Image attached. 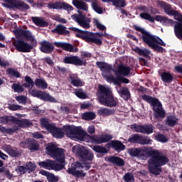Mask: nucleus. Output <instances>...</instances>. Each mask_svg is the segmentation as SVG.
<instances>
[{"instance_id":"61","label":"nucleus","mask_w":182,"mask_h":182,"mask_svg":"<svg viewBox=\"0 0 182 182\" xmlns=\"http://www.w3.org/2000/svg\"><path fill=\"white\" fill-rule=\"evenodd\" d=\"M94 23L96 26L97 28L99 29L100 31H105L106 29V26H105V25L99 23V21H97V19H95L94 21Z\"/></svg>"},{"instance_id":"23","label":"nucleus","mask_w":182,"mask_h":182,"mask_svg":"<svg viewBox=\"0 0 182 182\" xmlns=\"http://www.w3.org/2000/svg\"><path fill=\"white\" fill-rule=\"evenodd\" d=\"M105 147H107L108 149H110L111 147L112 149H114V150H116V151H122L126 149V146L120 141L117 140L111 141L105 145Z\"/></svg>"},{"instance_id":"52","label":"nucleus","mask_w":182,"mask_h":182,"mask_svg":"<svg viewBox=\"0 0 182 182\" xmlns=\"http://www.w3.org/2000/svg\"><path fill=\"white\" fill-rule=\"evenodd\" d=\"M111 2L117 8H124L126 6V1L124 0H111Z\"/></svg>"},{"instance_id":"40","label":"nucleus","mask_w":182,"mask_h":182,"mask_svg":"<svg viewBox=\"0 0 182 182\" xmlns=\"http://www.w3.org/2000/svg\"><path fill=\"white\" fill-rule=\"evenodd\" d=\"M114 109H110L102 107L98 110V114L100 116H102V117H105V116H112L114 114Z\"/></svg>"},{"instance_id":"53","label":"nucleus","mask_w":182,"mask_h":182,"mask_svg":"<svg viewBox=\"0 0 182 182\" xmlns=\"http://www.w3.org/2000/svg\"><path fill=\"white\" fill-rule=\"evenodd\" d=\"M92 9L96 12L97 14H100V15H102L103 14V9L97 4V2L93 1L92 3Z\"/></svg>"},{"instance_id":"58","label":"nucleus","mask_w":182,"mask_h":182,"mask_svg":"<svg viewBox=\"0 0 182 182\" xmlns=\"http://www.w3.org/2000/svg\"><path fill=\"white\" fill-rule=\"evenodd\" d=\"M173 17L174 19H176V21H178L175 22L176 25H177V23H182V14H180V12H178V11H176V12L175 13V14H173Z\"/></svg>"},{"instance_id":"5","label":"nucleus","mask_w":182,"mask_h":182,"mask_svg":"<svg viewBox=\"0 0 182 182\" xmlns=\"http://www.w3.org/2000/svg\"><path fill=\"white\" fill-rule=\"evenodd\" d=\"M142 99L144 100V102H147L149 104H150V106L154 111V119L162 120L164 119V117H166V111L163 108V105L159 100V99L147 95H142Z\"/></svg>"},{"instance_id":"48","label":"nucleus","mask_w":182,"mask_h":182,"mask_svg":"<svg viewBox=\"0 0 182 182\" xmlns=\"http://www.w3.org/2000/svg\"><path fill=\"white\" fill-rule=\"evenodd\" d=\"M6 73L9 76H11L12 77H16V79L21 77V73L18 71V70H15V68H9L6 70Z\"/></svg>"},{"instance_id":"35","label":"nucleus","mask_w":182,"mask_h":182,"mask_svg":"<svg viewBox=\"0 0 182 182\" xmlns=\"http://www.w3.org/2000/svg\"><path fill=\"white\" fill-rule=\"evenodd\" d=\"M178 123V119L174 115L170 114L166 117L165 120L166 126H168V127H174Z\"/></svg>"},{"instance_id":"16","label":"nucleus","mask_w":182,"mask_h":182,"mask_svg":"<svg viewBox=\"0 0 182 182\" xmlns=\"http://www.w3.org/2000/svg\"><path fill=\"white\" fill-rule=\"evenodd\" d=\"M47 8H48V9H56L57 11L63 9L64 11H67L68 12L73 11V6L68 3L62 1L48 3L47 4Z\"/></svg>"},{"instance_id":"64","label":"nucleus","mask_w":182,"mask_h":182,"mask_svg":"<svg viewBox=\"0 0 182 182\" xmlns=\"http://www.w3.org/2000/svg\"><path fill=\"white\" fill-rule=\"evenodd\" d=\"M86 58H92V53L87 51H83L81 53V59H86Z\"/></svg>"},{"instance_id":"54","label":"nucleus","mask_w":182,"mask_h":182,"mask_svg":"<svg viewBox=\"0 0 182 182\" xmlns=\"http://www.w3.org/2000/svg\"><path fill=\"white\" fill-rule=\"evenodd\" d=\"M75 96L79 99H87V95L83 92V89H78L75 92Z\"/></svg>"},{"instance_id":"17","label":"nucleus","mask_w":182,"mask_h":182,"mask_svg":"<svg viewBox=\"0 0 182 182\" xmlns=\"http://www.w3.org/2000/svg\"><path fill=\"white\" fill-rule=\"evenodd\" d=\"M89 137L91 143H95V144H103V143H107L113 139V136L109 134L92 135L89 136Z\"/></svg>"},{"instance_id":"12","label":"nucleus","mask_w":182,"mask_h":182,"mask_svg":"<svg viewBox=\"0 0 182 182\" xmlns=\"http://www.w3.org/2000/svg\"><path fill=\"white\" fill-rule=\"evenodd\" d=\"M131 129L135 133H141V134H151L154 132V126L151 124H146L144 125L134 124L131 125Z\"/></svg>"},{"instance_id":"59","label":"nucleus","mask_w":182,"mask_h":182,"mask_svg":"<svg viewBox=\"0 0 182 182\" xmlns=\"http://www.w3.org/2000/svg\"><path fill=\"white\" fill-rule=\"evenodd\" d=\"M16 173H19V174H26L27 171L26 166H18L16 168Z\"/></svg>"},{"instance_id":"10","label":"nucleus","mask_w":182,"mask_h":182,"mask_svg":"<svg viewBox=\"0 0 182 182\" xmlns=\"http://www.w3.org/2000/svg\"><path fill=\"white\" fill-rule=\"evenodd\" d=\"M84 164L80 162H75L71 164V167L67 170L68 174H72L74 177L77 178H80V177H86V173H83L82 168H85L83 166Z\"/></svg>"},{"instance_id":"49","label":"nucleus","mask_w":182,"mask_h":182,"mask_svg":"<svg viewBox=\"0 0 182 182\" xmlns=\"http://www.w3.org/2000/svg\"><path fill=\"white\" fill-rule=\"evenodd\" d=\"M11 89L16 93H22V92H24L25 90V88H23V85H21V82L14 83L11 85Z\"/></svg>"},{"instance_id":"31","label":"nucleus","mask_w":182,"mask_h":182,"mask_svg":"<svg viewBox=\"0 0 182 182\" xmlns=\"http://www.w3.org/2000/svg\"><path fill=\"white\" fill-rule=\"evenodd\" d=\"M4 149L11 157H19L22 154V150H18V148L11 147V145H6Z\"/></svg>"},{"instance_id":"63","label":"nucleus","mask_w":182,"mask_h":182,"mask_svg":"<svg viewBox=\"0 0 182 182\" xmlns=\"http://www.w3.org/2000/svg\"><path fill=\"white\" fill-rule=\"evenodd\" d=\"M150 55V50L147 49L141 50V53H139V56H144V58H147Z\"/></svg>"},{"instance_id":"4","label":"nucleus","mask_w":182,"mask_h":182,"mask_svg":"<svg viewBox=\"0 0 182 182\" xmlns=\"http://www.w3.org/2000/svg\"><path fill=\"white\" fill-rule=\"evenodd\" d=\"M97 96L100 103L107 107H116L117 102L112 95V91L105 85H100L98 87Z\"/></svg>"},{"instance_id":"15","label":"nucleus","mask_w":182,"mask_h":182,"mask_svg":"<svg viewBox=\"0 0 182 182\" xmlns=\"http://www.w3.org/2000/svg\"><path fill=\"white\" fill-rule=\"evenodd\" d=\"M104 36L105 34H103V33H93L87 31L85 42H87V43H95V45H98V46H102V43H103V42L100 38H102Z\"/></svg>"},{"instance_id":"27","label":"nucleus","mask_w":182,"mask_h":182,"mask_svg":"<svg viewBox=\"0 0 182 182\" xmlns=\"http://www.w3.org/2000/svg\"><path fill=\"white\" fill-rule=\"evenodd\" d=\"M24 144L30 151H38L39 150V144L35 139H28L24 141Z\"/></svg>"},{"instance_id":"37","label":"nucleus","mask_w":182,"mask_h":182,"mask_svg":"<svg viewBox=\"0 0 182 182\" xmlns=\"http://www.w3.org/2000/svg\"><path fill=\"white\" fill-rule=\"evenodd\" d=\"M19 131V128H18V125H14L12 128H6L0 125V132L4 133V134H13L15 132Z\"/></svg>"},{"instance_id":"9","label":"nucleus","mask_w":182,"mask_h":182,"mask_svg":"<svg viewBox=\"0 0 182 182\" xmlns=\"http://www.w3.org/2000/svg\"><path fill=\"white\" fill-rule=\"evenodd\" d=\"M56 162L53 160L47 159L44 161H41L38 163L40 167L43 168H46V170H54L55 171H60V170L65 169V166H66V161L64 162Z\"/></svg>"},{"instance_id":"14","label":"nucleus","mask_w":182,"mask_h":182,"mask_svg":"<svg viewBox=\"0 0 182 182\" xmlns=\"http://www.w3.org/2000/svg\"><path fill=\"white\" fill-rule=\"evenodd\" d=\"M104 36L105 34H103V33H93L87 31L85 42H87V43H95V45H98V46H102V43H103V42L100 38H102Z\"/></svg>"},{"instance_id":"55","label":"nucleus","mask_w":182,"mask_h":182,"mask_svg":"<svg viewBox=\"0 0 182 182\" xmlns=\"http://www.w3.org/2000/svg\"><path fill=\"white\" fill-rule=\"evenodd\" d=\"M25 167L27 172L32 173V171H35V169L36 168V165L29 161L26 164Z\"/></svg>"},{"instance_id":"62","label":"nucleus","mask_w":182,"mask_h":182,"mask_svg":"<svg viewBox=\"0 0 182 182\" xmlns=\"http://www.w3.org/2000/svg\"><path fill=\"white\" fill-rule=\"evenodd\" d=\"M9 110H12V112H15L16 110H22V106L13 104L9 105Z\"/></svg>"},{"instance_id":"26","label":"nucleus","mask_w":182,"mask_h":182,"mask_svg":"<svg viewBox=\"0 0 182 182\" xmlns=\"http://www.w3.org/2000/svg\"><path fill=\"white\" fill-rule=\"evenodd\" d=\"M40 50L43 53H52L55 50V46L52 43L44 41L41 43Z\"/></svg>"},{"instance_id":"22","label":"nucleus","mask_w":182,"mask_h":182,"mask_svg":"<svg viewBox=\"0 0 182 182\" xmlns=\"http://www.w3.org/2000/svg\"><path fill=\"white\" fill-rule=\"evenodd\" d=\"M113 72L116 77L129 76L130 67L125 65L124 64H119L117 65L116 69L113 70Z\"/></svg>"},{"instance_id":"56","label":"nucleus","mask_w":182,"mask_h":182,"mask_svg":"<svg viewBox=\"0 0 182 182\" xmlns=\"http://www.w3.org/2000/svg\"><path fill=\"white\" fill-rule=\"evenodd\" d=\"M155 140L160 141L161 143H166L167 137L163 134H158L155 136Z\"/></svg>"},{"instance_id":"30","label":"nucleus","mask_w":182,"mask_h":182,"mask_svg":"<svg viewBox=\"0 0 182 182\" xmlns=\"http://www.w3.org/2000/svg\"><path fill=\"white\" fill-rule=\"evenodd\" d=\"M70 82L75 87H82L85 86V82L80 80V77L76 74H71L69 76Z\"/></svg>"},{"instance_id":"2","label":"nucleus","mask_w":182,"mask_h":182,"mask_svg":"<svg viewBox=\"0 0 182 182\" xmlns=\"http://www.w3.org/2000/svg\"><path fill=\"white\" fill-rule=\"evenodd\" d=\"M96 65L100 70L102 71V76L105 79L108 83H114L115 86H122V83H125L127 85V83H130V80L124 77L123 75L114 77L113 75H105V72H107L108 73L112 72V65H110L109 63L103 62V61H97Z\"/></svg>"},{"instance_id":"42","label":"nucleus","mask_w":182,"mask_h":182,"mask_svg":"<svg viewBox=\"0 0 182 182\" xmlns=\"http://www.w3.org/2000/svg\"><path fill=\"white\" fill-rule=\"evenodd\" d=\"M119 93L124 100H129L130 99V91H129V88L127 87H122Z\"/></svg>"},{"instance_id":"44","label":"nucleus","mask_w":182,"mask_h":182,"mask_svg":"<svg viewBox=\"0 0 182 182\" xmlns=\"http://www.w3.org/2000/svg\"><path fill=\"white\" fill-rule=\"evenodd\" d=\"M34 85H36V87H40L41 89H48V83L43 78H36L34 81Z\"/></svg>"},{"instance_id":"34","label":"nucleus","mask_w":182,"mask_h":182,"mask_svg":"<svg viewBox=\"0 0 182 182\" xmlns=\"http://www.w3.org/2000/svg\"><path fill=\"white\" fill-rule=\"evenodd\" d=\"M85 135V131L82 129V127H74L73 137L78 139V140H83Z\"/></svg>"},{"instance_id":"33","label":"nucleus","mask_w":182,"mask_h":182,"mask_svg":"<svg viewBox=\"0 0 182 182\" xmlns=\"http://www.w3.org/2000/svg\"><path fill=\"white\" fill-rule=\"evenodd\" d=\"M161 8H163L165 14H166V15H168L169 16H173L177 12V10L173 9L171 5L167 4L166 2H162L161 4Z\"/></svg>"},{"instance_id":"57","label":"nucleus","mask_w":182,"mask_h":182,"mask_svg":"<svg viewBox=\"0 0 182 182\" xmlns=\"http://www.w3.org/2000/svg\"><path fill=\"white\" fill-rule=\"evenodd\" d=\"M124 180L125 182H132L134 181V176L130 173H125L124 176Z\"/></svg>"},{"instance_id":"51","label":"nucleus","mask_w":182,"mask_h":182,"mask_svg":"<svg viewBox=\"0 0 182 182\" xmlns=\"http://www.w3.org/2000/svg\"><path fill=\"white\" fill-rule=\"evenodd\" d=\"M82 120H94L96 119V114L94 112H85L82 114Z\"/></svg>"},{"instance_id":"11","label":"nucleus","mask_w":182,"mask_h":182,"mask_svg":"<svg viewBox=\"0 0 182 182\" xmlns=\"http://www.w3.org/2000/svg\"><path fill=\"white\" fill-rule=\"evenodd\" d=\"M71 18L75 22H77L81 28L83 29H89L90 28V22L92 21L90 18L86 17V15L82 14V12L79 11L78 14H73L71 16Z\"/></svg>"},{"instance_id":"3","label":"nucleus","mask_w":182,"mask_h":182,"mask_svg":"<svg viewBox=\"0 0 182 182\" xmlns=\"http://www.w3.org/2000/svg\"><path fill=\"white\" fill-rule=\"evenodd\" d=\"M134 29L137 31V32L141 33V35H139V39H141L144 43L148 45L149 48H151L154 49V50L163 53L164 48L156 43V42H157V38H156L154 36L151 35L150 33L140 26H134Z\"/></svg>"},{"instance_id":"38","label":"nucleus","mask_w":182,"mask_h":182,"mask_svg":"<svg viewBox=\"0 0 182 182\" xmlns=\"http://www.w3.org/2000/svg\"><path fill=\"white\" fill-rule=\"evenodd\" d=\"M161 79L164 83H171L174 77L170 72H164L161 74Z\"/></svg>"},{"instance_id":"7","label":"nucleus","mask_w":182,"mask_h":182,"mask_svg":"<svg viewBox=\"0 0 182 182\" xmlns=\"http://www.w3.org/2000/svg\"><path fill=\"white\" fill-rule=\"evenodd\" d=\"M46 150L47 154L56 160L57 163H65V150L63 149L58 148L53 143H48Z\"/></svg>"},{"instance_id":"43","label":"nucleus","mask_w":182,"mask_h":182,"mask_svg":"<svg viewBox=\"0 0 182 182\" xmlns=\"http://www.w3.org/2000/svg\"><path fill=\"white\" fill-rule=\"evenodd\" d=\"M92 150L95 151V153H99V154H107L109 153V149H106V146L100 145H94Z\"/></svg>"},{"instance_id":"13","label":"nucleus","mask_w":182,"mask_h":182,"mask_svg":"<svg viewBox=\"0 0 182 182\" xmlns=\"http://www.w3.org/2000/svg\"><path fill=\"white\" fill-rule=\"evenodd\" d=\"M6 124H11L12 123L14 124V126L17 124L18 129H19V127H31L33 124L28 119H18L15 117L6 116Z\"/></svg>"},{"instance_id":"1","label":"nucleus","mask_w":182,"mask_h":182,"mask_svg":"<svg viewBox=\"0 0 182 182\" xmlns=\"http://www.w3.org/2000/svg\"><path fill=\"white\" fill-rule=\"evenodd\" d=\"M129 154L132 157H136L141 160H147L148 157H151L148 160V169L149 173L154 176H160L163 173L161 167L170 162V159L166 154L160 152L159 149H154L151 147L132 148L129 150Z\"/></svg>"},{"instance_id":"19","label":"nucleus","mask_w":182,"mask_h":182,"mask_svg":"<svg viewBox=\"0 0 182 182\" xmlns=\"http://www.w3.org/2000/svg\"><path fill=\"white\" fill-rule=\"evenodd\" d=\"M31 95L33 97H38V99H41V100L51 102V103H55L56 102V99H55V97L49 95V94L43 91L33 90L31 91Z\"/></svg>"},{"instance_id":"60","label":"nucleus","mask_w":182,"mask_h":182,"mask_svg":"<svg viewBox=\"0 0 182 182\" xmlns=\"http://www.w3.org/2000/svg\"><path fill=\"white\" fill-rule=\"evenodd\" d=\"M47 180L48 182H58L59 178L55 176V174L50 173V175H48Z\"/></svg>"},{"instance_id":"29","label":"nucleus","mask_w":182,"mask_h":182,"mask_svg":"<svg viewBox=\"0 0 182 182\" xmlns=\"http://www.w3.org/2000/svg\"><path fill=\"white\" fill-rule=\"evenodd\" d=\"M53 33H58V35H63L64 36H70V31L66 30V26L58 24L52 30Z\"/></svg>"},{"instance_id":"28","label":"nucleus","mask_w":182,"mask_h":182,"mask_svg":"<svg viewBox=\"0 0 182 182\" xmlns=\"http://www.w3.org/2000/svg\"><path fill=\"white\" fill-rule=\"evenodd\" d=\"M54 45L56 48H62L67 52H77V48H75L73 45L68 43L55 42Z\"/></svg>"},{"instance_id":"25","label":"nucleus","mask_w":182,"mask_h":182,"mask_svg":"<svg viewBox=\"0 0 182 182\" xmlns=\"http://www.w3.org/2000/svg\"><path fill=\"white\" fill-rule=\"evenodd\" d=\"M14 33L18 36H23L26 41H31L33 42L35 38L32 36V33L28 30H23L22 28L16 29L14 31Z\"/></svg>"},{"instance_id":"20","label":"nucleus","mask_w":182,"mask_h":182,"mask_svg":"<svg viewBox=\"0 0 182 182\" xmlns=\"http://www.w3.org/2000/svg\"><path fill=\"white\" fill-rule=\"evenodd\" d=\"M63 62L65 65H74V66H83L84 64L86 65V61H83L77 55L65 56Z\"/></svg>"},{"instance_id":"32","label":"nucleus","mask_w":182,"mask_h":182,"mask_svg":"<svg viewBox=\"0 0 182 182\" xmlns=\"http://www.w3.org/2000/svg\"><path fill=\"white\" fill-rule=\"evenodd\" d=\"M70 31H73V32H76L75 36L76 38H80L86 42V39L87 38V31L80 30L75 27H70L68 28Z\"/></svg>"},{"instance_id":"41","label":"nucleus","mask_w":182,"mask_h":182,"mask_svg":"<svg viewBox=\"0 0 182 182\" xmlns=\"http://www.w3.org/2000/svg\"><path fill=\"white\" fill-rule=\"evenodd\" d=\"M175 36L180 41H182V23H176L174 26Z\"/></svg>"},{"instance_id":"8","label":"nucleus","mask_w":182,"mask_h":182,"mask_svg":"<svg viewBox=\"0 0 182 182\" xmlns=\"http://www.w3.org/2000/svg\"><path fill=\"white\" fill-rule=\"evenodd\" d=\"M41 124L42 127H45L46 130H48L49 133H51L53 136L55 137V139H63V137H65V132H63V130L57 127L55 124L49 123V119L42 118L41 119Z\"/></svg>"},{"instance_id":"47","label":"nucleus","mask_w":182,"mask_h":182,"mask_svg":"<svg viewBox=\"0 0 182 182\" xmlns=\"http://www.w3.org/2000/svg\"><path fill=\"white\" fill-rule=\"evenodd\" d=\"M25 83L23 84V87H29L30 89H33V86H35V82L28 75L24 77Z\"/></svg>"},{"instance_id":"24","label":"nucleus","mask_w":182,"mask_h":182,"mask_svg":"<svg viewBox=\"0 0 182 182\" xmlns=\"http://www.w3.org/2000/svg\"><path fill=\"white\" fill-rule=\"evenodd\" d=\"M105 160L108 163H112L114 166H117V167H123L124 166V160L118 156H111L105 157Z\"/></svg>"},{"instance_id":"39","label":"nucleus","mask_w":182,"mask_h":182,"mask_svg":"<svg viewBox=\"0 0 182 182\" xmlns=\"http://www.w3.org/2000/svg\"><path fill=\"white\" fill-rule=\"evenodd\" d=\"M73 5L77 8V9H82V11H87L88 6L86 2L79 0H73Z\"/></svg>"},{"instance_id":"36","label":"nucleus","mask_w":182,"mask_h":182,"mask_svg":"<svg viewBox=\"0 0 182 182\" xmlns=\"http://www.w3.org/2000/svg\"><path fill=\"white\" fill-rule=\"evenodd\" d=\"M31 19L36 26H39L40 28H46V26H49V23L45 21V18L40 17H32Z\"/></svg>"},{"instance_id":"45","label":"nucleus","mask_w":182,"mask_h":182,"mask_svg":"<svg viewBox=\"0 0 182 182\" xmlns=\"http://www.w3.org/2000/svg\"><path fill=\"white\" fill-rule=\"evenodd\" d=\"M141 135L139 134H132L128 139V143H132V144H140V137Z\"/></svg>"},{"instance_id":"46","label":"nucleus","mask_w":182,"mask_h":182,"mask_svg":"<svg viewBox=\"0 0 182 182\" xmlns=\"http://www.w3.org/2000/svg\"><path fill=\"white\" fill-rule=\"evenodd\" d=\"M151 143H153V139H150V136L141 135L139 144L141 146H147L151 144Z\"/></svg>"},{"instance_id":"50","label":"nucleus","mask_w":182,"mask_h":182,"mask_svg":"<svg viewBox=\"0 0 182 182\" xmlns=\"http://www.w3.org/2000/svg\"><path fill=\"white\" fill-rule=\"evenodd\" d=\"M74 127L75 126H63V130L66 133L67 136H69L70 137H73V132H74Z\"/></svg>"},{"instance_id":"6","label":"nucleus","mask_w":182,"mask_h":182,"mask_svg":"<svg viewBox=\"0 0 182 182\" xmlns=\"http://www.w3.org/2000/svg\"><path fill=\"white\" fill-rule=\"evenodd\" d=\"M140 18L141 19H144L145 21H148L151 23H154V21H156L157 22H160L164 26H173L176 21L173 19L168 18L164 16L156 15L153 17L149 13H141L139 14Z\"/></svg>"},{"instance_id":"18","label":"nucleus","mask_w":182,"mask_h":182,"mask_svg":"<svg viewBox=\"0 0 182 182\" xmlns=\"http://www.w3.org/2000/svg\"><path fill=\"white\" fill-rule=\"evenodd\" d=\"M14 47L18 52H23V53H28L33 49L32 45L25 42L23 40H17L14 43Z\"/></svg>"},{"instance_id":"21","label":"nucleus","mask_w":182,"mask_h":182,"mask_svg":"<svg viewBox=\"0 0 182 182\" xmlns=\"http://www.w3.org/2000/svg\"><path fill=\"white\" fill-rule=\"evenodd\" d=\"M77 156L82 160V161H92L95 155L93 152L85 149V147H79L77 149Z\"/></svg>"}]
</instances>
